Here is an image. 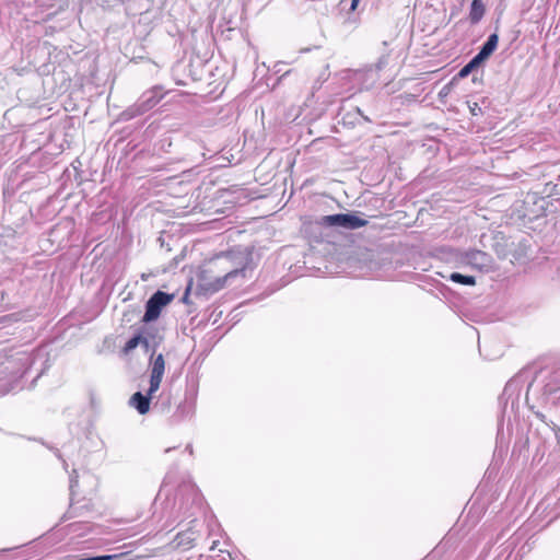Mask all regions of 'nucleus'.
<instances>
[{"instance_id":"4468645a","label":"nucleus","mask_w":560,"mask_h":560,"mask_svg":"<svg viewBox=\"0 0 560 560\" xmlns=\"http://www.w3.org/2000/svg\"><path fill=\"white\" fill-rule=\"evenodd\" d=\"M353 116L355 117V124H361V121H372V119L361 110V107L355 106L352 107ZM351 124L353 121H350Z\"/></svg>"},{"instance_id":"423d86ee","label":"nucleus","mask_w":560,"mask_h":560,"mask_svg":"<svg viewBox=\"0 0 560 560\" xmlns=\"http://www.w3.org/2000/svg\"><path fill=\"white\" fill-rule=\"evenodd\" d=\"M154 398V394L149 395V390L145 395L141 392H137L130 397L129 402L140 415H145L150 410V406Z\"/></svg>"},{"instance_id":"2eb2a0df","label":"nucleus","mask_w":560,"mask_h":560,"mask_svg":"<svg viewBox=\"0 0 560 560\" xmlns=\"http://www.w3.org/2000/svg\"><path fill=\"white\" fill-rule=\"evenodd\" d=\"M238 276H242V277H245V268H236V269H233L231 271H229L224 277H223V283L238 277Z\"/></svg>"},{"instance_id":"dca6fc26","label":"nucleus","mask_w":560,"mask_h":560,"mask_svg":"<svg viewBox=\"0 0 560 560\" xmlns=\"http://www.w3.org/2000/svg\"><path fill=\"white\" fill-rule=\"evenodd\" d=\"M487 59L486 56H482V54L479 51L469 62L477 68L482 61Z\"/></svg>"},{"instance_id":"a211bd4d","label":"nucleus","mask_w":560,"mask_h":560,"mask_svg":"<svg viewBox=\"0 0 560 560\" xmlns=\"http://www.w3.org/2000/svg\"><path fill=\"white\" fill-rule=\"evenodd\" d=\"M77 471L73 470L72 474L70 475V489L72 490L73 487L75 486L77 483Z\"/></svg>"},{"instance_id":"aec40b11","label":"nucleus","mask_w":560,"mask_h":560,"mask_svg":"<svg viewBox=\"0 0 560 560\" xmlns=\"http://www.w3.org/2000/svg\"><path fill=\"white\" fill-rule=\"evenodd\" d=\"M358 3H359V0H352V1H351V10H355V9H357Z\"/></svg>"},{"instance_id":"f03ea898","label":"nucleus","mask_w":560,"mask_h":560,"mask_svg":"<svg viewBox=\"0 0 560 560\" xmlns=\"http://www.w3.org/2000/svg\"><path fill=\"white\" fill-rule=\"evenodd\" d=\"M173 300V295L163 291H156L147 302L143 322L150 323L159 318L161 311Z\"/></svg>"},{"instance_id":"39448f33","label":"nucleus","mask_w":560,"mask_h":560,"mask_svg":"<svg viewBox=\"0 0 560 560\" xmlns=\"http://www.w3.org/2000/svg\"><path fill=\"white\" fill-rule=\"evenodd\" d=\"M165 372V361L162 353L158 354L151 363L149 395L155 394L161 385Z\"/></svg>"},{"instance_id":"f3484780","label":"nucleus","mask_w":560,"mask_h":560,"mask_svg":"<svg viewBox=\"0 0 560 560\" xmlns=\"http://www.w3.org/2000/svg\"><path fill=\"white\" fill-rule=\"evenodd\" d=\"M474 69H476L470 62H468L466 66H464L459 71V77L465 78L467 77Z\"/></svg>"},{"instance_id":"4be33fe9","label":"nucleus","mask_w":560,"mask_h":560,"mask_svg":"<svg viewBox=\"0 0 560 560\" xmlns=\"http://www.w3.org/2000/svg\"><path fill=\"white\" fill-rule=\"evenodd\" d=\"M187 450H188V452H189L190 454H192V448H191V446H190V445H188V446H187Z\"/></svg>"},{"instance_id":"20e7f679","label":"nucleus","mask_w":560,"mask_h":560,"mask_svg":"<svg viewBox=\"0 0 560 560\" xmlns=\"http://www.w3.org/2000/svg\"><path fill=\"white\" fill-rule=\"evenodd\" d=\"M178 96H184L178 90L164 91L161 86H155L145 93L147 105H155L162 101L165 105L168 103L180 102L177 100Z\"/></svg>"},{"instance_id":"6ab92c4d","label":"nucleus","mask_w":560,"mask_h":560,"mask_svg":"<svg viewBox=\"0 0 560 560\" xmlns=\"http://www.w3.org/2000/svg\"><path fill=\"white\" fill-rule=\"evenodd\" d=\"M470 108V113L474 115V116H477L478 114H481V108L482 107H469Z\"/></svg>"},{"instance_id":"f257e3e1","label":"nucleus","mask_w":560,"mask_h":560,"mask_svg":"<svg viewBox=\"0 0 560 560\" xmlns=\"http://www.w3.org/2000/svg\"><path fill=\"white\" fill-rule=\"evenodd\" d=\"M324 228H340L345 230H357L365 226L368 221L357 213H336L324 215L318 220Z\"/></svg>"},{"instance_id":"0eeeda50","label":"nucleus","mask_w":560,"mask_h":560,"mask_svg":"<svg viewBox=\"0 0 560 560\" xmlns=\"http://www.w3.org/2000/svg\"><path fill=\"white\" fill-rule=\"evenodd\" d=\"M172 406V395L171 393L162 392L155 401L152 400V409L165 413L168 412Z\"/></svg>"},{"instance_id":"412c9836","label":"nucleus","mask_w":560,"mask_h":560,"mask_svg":"<svg viewBox=\"0 0 560 560\" xmlns=\"http://www.w3.org/2000/svg\"><path fill=\"white\" fill-rule=\"evenodd\" d=\"M217 544H218V541H217V540H213V541H212V545H211V547H210V549H211V550H214V549L217 548Z\"/></svg>"},{"instance_id":"ddd939ff","label":"nucleus","mask_w":560,"mask_h":560,"mask_svg":"<svg viewBox=\"0 0 560 560\" xmlns=\"http://www.w3.org/2000/svg\"><path fill=\"white\" fill-rule=\"evenodd\" d=\"M140 342H143L145 346H148L147 339H143L140 335L133 336L126 342V345L124 347V351L126 353L132 351L133 349H136L139 346Z\"/></svg>"},{"instance_id":"9b49d317","label":"nucleus","mask_w":560,"mask_h":560,"mask_svg":"<svg viewBox=\"0 0 560 560\" xmlns=\"http://www.w3.org/2000/svg\"><path fill=\"white\" fill-rule=\"evenodd\" d=\"M498 42H499L498 35L491 34L480 49V52L482 54V56H486L487 58L490 57V55L495 50V48L498 46Z\"/></svg>"},{"instance_id":"1a4fd4ad","label":"nucleus","mask_w":560,"mask_h":560,"mask_svg":"<svg viewBox=\"0 0 560 560\" xmlns=\"http://www.w3.org/2000/svg\"><path fill=\"white\" fill-rule=\"evenodd\" d=\"M196 533L191 529H188L187 532L179 533L176 536L177 546L183 548H190L192 546V542L196 540Z\"/></svg>"},{"instance_id":"b1692460","label":"nucleus","mask_w":560,"mask_h":560,"mask_svg":"<svg viewBox=\"0 0 560 560\" xmlns=\"http://www.w3.org/2000/svg\"><path fill=\"white\" fill-rule=\"evenodd\" d=\"M67 466H68V465H67V462H65V460H63V467H65V469H67Z\"/></svg>"},{"instance_id":"5701e85b","label":"nucleus","mask_w":560,"mask_h":560,"mask_svg":"<svg viewBox=\"0 0 560 560\" xmlns=\"http://www.w3.org/2000/svg\"><path fill=\"white\" fill-rule=\"evenodd\" d=\"M195 502H200V497L196 495V498L194 499Z\"/></svg>"},{"instance_id":"7ed1b4c3","label":"nucleus","mask_w":560,"mask_h":560,"mask_svg":"<svg viewBox=\"0 0 560 560\" xmlns=\"http://www.w3.org/2000/svg\"><path fill=\"white\" fill-rule=\"evenodd\" d=\"M462 261L481 272H489L493 267V258L491 255L478 249L465 252L462 256Z\"/></svg>"},{"instance_id":"f8f14e48","label":"nucleus","mask_w":560,"mask_h":560,"mask_svg":"<svg viewBox=\"0 0 560 560\" xmlns=\"http://www.w3.org/2000/svg\"><path fill=\"white\" fill-rule=\"evenodd\" d=\"M448 279L455 283H459V284H464V285H475V283H476L475 277L462 275L459 272L451 273Z\"/></svg>"},{"instance_id":"6e6552de","label":"nucleus","mask_w":560,"mask_h":560,"mask_svg":"<svg viewBox=\"0 0 560 560\" xmlns=\"http://www.w3.org/2000/svg\"><path fill=\"white\" fill-rule=\"evenodd\" d=\"M485 14V5L481 0H472L470 5L469 19L472 23H477Z\"/></svg>"},{"instance_id":"9d476101","label":"nucleus","mask_w":560,"mask_h":560,"mask_svg":"<svg viewBox=\"0 0 560 560\" xmlns=\"http://www.w3.org/2000/svg\"><path fill=\"white\" fill-rule=\"evenodd\" d=\"M195 411V399L185 398L184 402H182L177 408V413L180 418L190 417Z\"/></svg>"}]
</instances>
